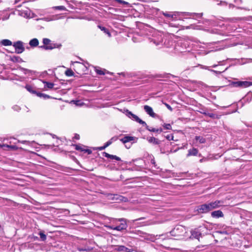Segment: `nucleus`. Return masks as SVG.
Instances as JSON below:
<instances>
[{
	"label": "nucleus",
	"mask_w": 252,
	"mask_h": 252,
	"mask_svg": "<svg viewBox=\"0 0 252 252\" xmlns=\"http://www.w3.org/2000/svg\"><path fill=\"white\" fill-rule=\"evenodd\" d=\"M126 115L131 119L133 121L137 122V123L141 124L143 126H145L146 128L151 132H156L158 133H160L162 131V129L161 128H155L152 127H150L145 122L141 120L137 116L132 113L131 112L127 110L126 111Z\"/></svg>",
	"instance_id": "f257e3e1"
},
{
	"label": "nucleus",
	"mask_w": 252,
	"mask_h": 252,
	"mask_svg": "<svg viewBox=\"0 0 252 252\" xmlns=\"http://www.w3.org/2000/svg\"><path fill=\"white\" fill-rule=\"evenodd\" d=\"M162 14L166 17L171 18L173 20H176L177 17L176 16L180 15V14H183L185 16H191L194 17V16H196L198 18H201L202 16L203 13H180V12H175L173 14H170L166 12H162Z\"/></svg>",
	"instance_id": "f03ea898"
},
{
	"label": "nucleus",
	"mask_w": 252,
	"mask_h": 252,
	"mask_svg": "<svg viewBox=\"0 0 252 252\" xmlns=\"http://www.w3.org/2000/svg\"><path fill=\"white\" fill-rule=\"evenodd\" d=\"M43 45L39 47L45 50H52L54 48H60L62 45L60 44L51 43V41L48 38L43 39Z\"/></svg>",
	"instance_id": "7ed1b4c3"
},
{
	"label": "nucleus",
	"mask_w": 252,
	"mask_h": 252,
	"mask_svg": "<svg viewBox=\"0 0 252 252\" xmlns=\"http://www.w3.org/2000/svg\"><path fill=\"white\" fill-rule=\"evenodd\" d=\"M206 230L205 227L200 226L198 228L192 229L190 231L191 236L190 237L197 239L199 241V238L203 236V232Z\"/></svg>",
	"instance_id": "20e7f679"
},
{
	"label": "nucleus",
	"mask_w": 252,
	"mask_h": 252,
	"mask_svg": "<svg viewBox=\"0 0 252 252\" xmlns=\"http://www.w3.org/2000/svg\"><path fill=\"white\" fill-rule=\"evenodd\" d=\"M252 86V82L249 81H232L230 84L229 86L231 87H237L240 88H245Z\"/></svg>",
	"instance_id": "39448f33"
},
{
	"label": "nucleus",
	"mask_w": 252,
	"mask_h": 252,
	"mask_svg": "<svg viewBox=\"0 0 252 252\" xmlns=\"http://www.w3.org/2000/svg\"><path fill=\"white\" fill-rule=\"evenodd\" d=\"M185 231V228L183 226L178 225L170 231V233L172 236H180L183 235Z\"/></svg>",
	"instance_id": "423d86ee"
},
{
	"label": "nucleus",
	"mask_w": 252,
	"mask_h": 252,
	"mask_svg": "<svg viewBox=\"0 0 252 252\" xmlns=\"http://www.w3.org/2000/svg\"><path fill=\"white\" fill-rule=\"evenodd\" d=\"M15 48V52L17 54H21L25 50L23 43L21 41H17L12 44Z\"/></svg>",
	"instance_id": "0eeeda50"
},
{
	"label": "nucleus",
	"mask_w": 252,
	"mask_h": 252,
	"mask_svg": "<svg viewBox=\"0 0 252 252\" xmlns=\"http://www.w3.org/2000/svg\"><path fill=\"white\" fill-rule=\"evenodd\" d=\"M197 211L199 213H207L212 210L209 203H205L198 206Z\"/></svg>",
	"instance_id": "6e6552de"
},
{
	"label": "nucleus",
	"mask_w": 252,
	"mask_h": 252,
	"mask_svg": "<svg viewBox=\"0 0 252 252\" xmlns=\"http://www.w3.org/2000/svg\"><path fill=\"white\" fill-rule=\"evenodd\" d=\"M209 203L212 210L224 206V201L223 200H217L214 201L209 202Z\"/></svg>",
	"instance_id": "1a4fd4ad"
},
{
	"label": "nucleus",
	"mask_w": 252,
	"mask_h": 252,
	"mask_svg": "<svg viewBox=\"0 0 252 252\" xmlns=\"http://www.w3.org/2000/svg\"><path fill=\"white\" fill-rule=\"evenodd\" d=\"M144 109L145 112L151 117L153 118L156 117L157 115L153 112V109L151 107L148 105H145L144 106Z\"/></svg>",
	"instance_id": "9d476101"
},
{
	"label": "nucleus",
	"mask_w": 252,
	"mask_h": 252,
	"mask_svg": "<svg viewBox=\"0 0 252 252\" xmlns=\"http://www.w3.org/2000/svg\"><path fill=\"white\" fill-rule=\"evenodd\" d=\"M115 250L118 252H131L132 251L123 245L116 246Z\"/></svg>",
	"instance_id": "9b49d317"
},
{
	"label": "nucleus",
	"mask_w": 252,
	"mask_h": 252,
	"mask_svg": "<svg viewBox=\"0 0 252 252\" xmlns=\"http://www.w3.org/2000/svg\"><path fill=\"white\" fill-rule=\"evenodd\" d=\"M211 216L214 218H219L223 217V214L220 210L213 211L211 213Z\"/></svg>",
	"instance_id": "f8f14e48"
},
{
	"label": "nucleus",
	"mask_w": 252,
	"mask_h": 252,
	"mask_svg": "<svg viewBox=\"0 0 252 252\" xmlns=\"http://www.w3.org/2000/svg\"><path fill=\"white\" fill-rule=\"evenodd\" d=\"M102 154H103V156H104L105 157H106L107 158H110L111 159H115V160H116L118 161L121 160L120 158H119L115 155H110L106 152H103Z\"/></svg>",
	"instance_id": "ddd939ff"
},
{
	"label": "nucleus",
	"mask_w": 252,
	"mask_h": 252,
	"mask_svg": "<svg viewBox=\"0 0 252 252\" xmlns=\"http://www.w3.org/2000/svg\"><path fill=\"white\" fill-rule=\"evenodd\" d=\"M127 227V225L126 223H121L120 225L114 227V230L121 231L126 229Z\"/></svg>",
	"instance_id": "4468645a"
},
{
	"label": "nucleus",
	"mask_w": 252,
	"mask_h": 252,
	"mask_svg": "<svg viewBox=\"0 0 252 252\" xmlns=\"http://www.w3.org/2000/svg\"><path fill=\"white\" fill-rule=\"evenodd\" d=\"M147 140L149 143L155 145H159L160 143V141L158 139L154 137H148Z\"/></svg>",
	"instance_id": "2eb2a0df"
},
{
	"label": "nucleus",
	"mask_w": 252,
	"mask_h": 252,
	"mask_svg": "<svg viewBox=\"0 0 252 252\" xmlns=\"http://www.w3.org/2000/svg\"><path fill=\"white\" fill-rule=\"evenodd\" d=\"M39 41L37 38H33L29 42V45L32 47H35L38 45Z\"/></svg>",
	"instance_id": "dca6fc26"
},
{
	"label": "nucleus",
	"mask_w": 252,
	"mask_h": 252,
	"mask_svg": "<svg viewBox=\"0 0 252 252\" xmlns=\"http://www.w3.org/2000/svg\"><path fill=\"white\" fill-rule=\"evenodd\" d=\"M134 140V137L126 136L124 138H122L120 140L123 143H126Z\"/></svg>",
	"instance_id": "f3484780"
},
{
	"label": "nucleus",
	"mask_w": 252,
	"mask_h": 252,
	"mask_svg": "<svg viewBox=\"0 0 252 252\" xmlns=\"http://www.w3.org/2000/svg\"><path fill=\"white\" fill-rule=\"evenodd\" d=\"M0 44L3 46H11L12 45V42L9 39H2L0 41Z\"/></svg>",
	"instance_id": "a211bd4d"
},
{
	"label": "nucleus",
	"mask_w": 252,
	"mask_h": 252,
	"mask_svg": "<svg viewBox=\"0 0 252 252\" xmlns=\"http://www.w3.org/2000/svg\"><path fill=\"white\" fill-rule=\"evenodd\" d=\"M198 153V150L196 148H193L188 151V156H196Z\"/></svg>",
	"instance_id": "6ab92c4d"
},
{
	"label": "nucleus",
	"mask_w": 252,
	"mask_h": 252,
	"mask_svg": "<svg viewBox=\"0 0 252 252\" xmlns=\"http://www.w3.org/2000/svg\"><path fill=\"white\" fill-rule=\"evenodd\" d=\"M252 100V94H248L244 98L243 101L247 102H249Z\"/></svg>",
	"instance_id": "aec40b11"
},
{
	"label": "nucleus",
	"mask_w": 252,
	"mask_h": 252,
	"mask_svg": "<svg viewBox=\"0 0 252 252\" xmlns=\"http://www.w3.org/2000/svg\"><path fill=\"white\" fill-rule=\"evenodd\" d=\"M98 28L101 30V31H103L104 33L107 34L109 37L111 36L110 32H109V30L106 28L101 26L100 25L98 26Z\"/></svg>",
	"instance_id": "412c9836"
},
{
	"label": "nucleus",
	"mask_w": 252,
	"mask_h": 252,
	"mask_svg": "<svg viewBox=\"0 0 252 252\" xmlns=\"http://www.w3.org/2000/svg\"><path fill=\"white\" fill-rule=\"evenodd\" d=\"M43 83L45 84V87L48 89H52L54 86V84L52 83H50L45 81H42Z\"/></svg>",
	"instance_id": "4be33fe9"
},
{
	"label": "nucleus",
	"mask_w": 252,
	"mask_h": 252,
	"mask_svg": "<svg viewBox=\"0 0 252 252\" xmlns=\"http://www.w3.org/2000/svg\"><path fill=\"white\" fill-rule=\"evenodd\" d=\"M10 60L13 62H20L22 61V59L18 56H13L10 58Z\"/></svg>",
	"instance_id": "5701e85b"
},
{
	"label": "nucleus",
	"mask_w": 252,
	"mask_h": 252,
	"mask_svg": "<svg viewBox=\"0 0 252 252\" xmlns=\"http://www.w3.org/2000/svg\"><path fill=\"white\" fill-rule=\"evenodd\" d=\"M195 138V140L198 141L200 143H204L206 142V139L202 136H196Z\"/></svg>",
	"instance_id": "b1692460"
},
{
	"label": "nucleus",
	"mask_w": 252,
	"mask_h": 252,
	"mask_svg": "<svg viewBox=\"0 0 252 252\" xmlns=\"http://www.w3.org/2000/svg\"><path fill=\"white\" fill-rule=\"evenodd\" d=\"M112 143L110 140H108L107 142H106L104 146L102 147H98V149L99 150H103L105 149L106 147H108Z\"/></svg>",
	"instance_id": "393cba45"
},
{
	"label": "nucleus",
	"mask_w": 252,
	"mask_h": 252,
	"mask_svg": "<svg viewBox=\"0 0 252 252\" xmlns=\"http://www.w3.org/2000/svg\"><path fill=\"white\" fill-rule=\"evenodd\" d=\"M25 88L27 89V91H28L29 92L32 93V94H36V92L35 91H34L33 90V88L30 86V85H26V87H25Z\"/></svg>",
	"instance_id": "a878e982"
},
{
	"label": "nucleus",
	"mask_w": 252,
	"mask_h": 252,
	"mask_svg": "<svg viewBox=\"0 0 252 252\" xmlns=\"http://www.w3.org/2000/svg\"><path fill=\"white\" fill-rule=\"evenodd\" d=\"M36 94L37 96H38L40 97H43L44 99H47V98H49L50 97V96L49 95L44 94L40 93H37Z\"/></svg>",
	"instance_id": "bb28decb"
},
{
	"label": "nucleus",
	"mask_w": 252,
	"mask_h": 252,
	"mask_svg": "<svg viewBox=\"0 0 252 252\" xmlns=\"http://www.w3.org/2000/svg\"><path fill=\"white\" fill-rule=\"evenodd\" d=\"M65 74L67 76H72L74 75V72L71 69H68L65 71Z\"/></svg>",
	"instance_id": "cd10ccee"
},
{
	"label": "nucleus",
	"mask_w": 252,
	"mask_h": 252,
	"mask_svg": "<svg viewBox=\"0 0 252 252\" xmlns=\"http://www.w3.org/2000/svg\"><path fill=\"white\" fill-rule=\"evenodd\" d=\"M39 235L40 236L41 240H42V241H44L46 240V235L42 231H40L39 233Z\"/></svg>",
	"instance_id": "c85d7f7f"
},
{
	"label": "nucleus",
	"mask_w": 252,
	"mask_h": 252,
	"mask_svg": "<svg viewBox=\"0 0 252 252\" xmlns=\"http://www.w3.org/2000/svg\"><path fill=\"white\" fill-rule=\"evenodd\" d=\"M3 147L9 148L12 150H15L16 149V147L15 146H10V145H5V144H2V145L0 144V148H3Z\"/></svg>",
	"instance_id": "c756f323"
},
{
	"label": "nucleus",
	"mask_w": 252,
	"mask_h": 252,
	"mask_svg": "<svg viewBox=\"0 0 252 252\" xmlns=\"http://www.w3.org/2000/svg\"><path fill=\"white\" fill-rule=\"evenodd\" d=\"M105 71V70H102L101 68L95 69V72H96L97 74H98L99 75L105 74V72H104Z\"/></svg>",
	"instance_id": "7c9ffc66"
},
{
	"label": "nucleus",
	"mask_w": 252,
	"mask_h": 252,
	"mask_svg": "<svg viewBox=\"0 0 252 252\" xmlns=\"http://www.w3.org/2000/svg\"><path fill=\"white\" fill-rule=\"evenodd\" d=\"M53 8L56 10H65L66 8L65 6L61 5V6H56L53 7Z\"/></svg>",
	"instance_id": "2f4dec72"
},
{
	"label": "nucleus",
	"mask_w": 252,
	"mask_h": 252,
	"mask_svg": "<svg viewBox=\"0 0 252 252\" xmlns=\"http://www.w3.org/2000/svg\"><path fill=\"white\" fill-rule=\"evenodd\" d=\"M199 113L205 115V116L207 114V112L206 111V109L204 107H201L199 108V110L198 111Z\"/></svg>",
	"instance_id": "473e14b6"
},
{
	"label": "nucleus",
	"mask_w": 252,
	"mask_h": 252,
	"mask_svg": "<svg viewBox=\"0 0 252 252\" xmlns=\"http://www.w3.org/2000/svg\"><path fill=\"white\" fill-rule=\"evenodd\" d=\"M124 197L122 196H118V195H114V197L112 198V199L118 200L119 199L121 201L123 200Z\"/></svg>",
	"instance_id": "72a5a7b5"
},
{
	"label": "nucleus",
	"mask_w": 252,
	"mask_h": 252,
	"mask_svg": "<svg viewBox=\"0 0 252 252\" xmlns=\"http://www.w3.org/2000/svg\"><path fill=\"white\" fill-rule=\"evenodd\" d=\"M162 126L166 129H171L172 126L170 124H164Z\"/></svg>",
	"instance_id": "f704fd0d"
},
{
	"label": "nucleus",
	"mask_w": 252,
	"mask_h": 252,
	"mask_svg": "<svg viewBox=\"0 0 252 252\" xmlns=\"http://www.w3.org/2000/svg\"><path fill=\"white\" fill-rule=\"evenodd\" d=\"M20 70L21 71H22L25 74L31 73L32 71L31 70H29V69H26V68H23V67L21 68Z\"/></svg>",
	"instance_id": "c9c22d12"
},
{
	"label": "nucleus",
	"mask_w": 252,
	"mask_h": 252,
	"mask_svg": "<svg viewBox=\"0 0 252 252\" xmlns=\"http://www.w3.org/2000/svg\"><path fill=\"white\" fill-rule=\"evenodd\" d=\"M12 109L13 110H14L15 111H17V112L21 110L20 107L17 105H14L12 107Z\"/></svg>",
	"instance_id": "e433bc0d"
},
{
	"label": "nucleus",
	"mask_w": 252,
	"mask_h": 252,
	"mask_svg": "<svg viewBox=\"0 0 252 252\" xmlns=\"http://www.w3.org/2000/svg\"><path fill=\"white\" fill-rule=\"evenodd\" d=\"M75 149H76V150H80V151H85V149H83V148L81 147V146H80V145H75Z\"/></svg>",
	"instance_id": "4c0bfd02"
},
{
	"label": "nucleus",
	"mask_w": 252,
	"mask_h": 252,
	"mask_svg": "<svg viewBox=\"0 0 252 252\" xmlns=\"http://www.w3.org/2000/svg\"><path fill=\"white\" fill-rule=\"evenodd\" d=\"M40 20H43L46 21H51L52 20H55V18H50V17H44L43 18L40 19Z\"/></svg>",
	"instance_id": "58836bf2"
},
{
	"label": "nucleus",
	"mask_w": 252,
	"mask_h": 252,
	"mask_svg": "<svg viewBox=\"0 0 252 252\" xmlns=\"http://www.w3.org/2000/svg\"><path fill=\"white\" fill-rule=\"evenodd\" d=\"M206 116H209V117H210L211 118H216V115L213 113H207V114Z\"/></svg>",
	"instance_id": "ea45409f"
},
{
	"label": "nucleus",
	"mask_w": 252,
	"mask_h": 252,
	"mask_svg": "<svg viewBox=\"0 0 252 252\" xmlns=\"http://www.w3.org/2000/svg\"><path fill=\"white\" fill-rule=\"evenodd\" d=\"M166 138L168 140H173V135L170 134V135H167L165 136Z\"/></svg>",
	"instance_id": "a19ab883"
},
{
	"label": "nucleus",
	"mask_w": 252,
	"mask_h": 252,
	"mask_svg": "<svg viewBox=\"0 0 252 252\" xmlns=\"http://www.w3.org/2000/svg\"><path fill=\"white\" fill-rule=\"evenodd\" d=\"M226 69V68L225 70H223L222 71H217V70H212V69L210 70V71L215 73L216 74H220L221 72H224Z\"/></svg>",
	"instance_id": "79ce46f5"
},
{
	"label": "nucleus",
	"mask_w": 252,
	"mask_h": 252,
	"mask_svg": "<svg viewBox=\"0 0 252 252\" xmlns=\"http://www.w3.org/2000/svg\"><path fill=\"white\" fill-rule=\"evenodd\" d=\"M119 221L122 222V223H126V220L124 218H120L117 220Z\"/></svg>",
	"instance_id": "37998d69"
},
{
	"label": "nucleus",
	"mask_w": 252,
	"mask_h": 252,
	"mask_svg": "<svg viewBox=\"0 0 252 252\" xmlns=\"http://www.w3.org/2000/svg\"><path fill=\"white\" fill-rule=\"evenodd\" d=\"M165 105L166 106V107L169 109L170 111H172L173 109L167 103H165Z\"/></svg>",
	"instance_id": "c03bdc74"
},
{
	"label": "nucleus",
	"mask_w": 252,
	"mask_h": 252,
	"mask_svg": "<svg viewBox=\"0 0 252 252\" xmlns=\"http://www.w3.org/2000/svg\"><path fill=\"white\" fill-rule=\"evenodd\" d=\"M118 138L117 137H113L109 140L113 143L114 141H115L117 140Z\"/></svg>",
	"instance_id": "a18cd8bd"
},
{
	"label": "nucleus",
	"mask_w": 252,
	"mask_h": 252,
	"mask_svg": "<svg viewBox=\"0 0 252 252\" xmlns=\"http://www.w3.org/2000/svg\"><path fill=\"white\" fill-rule=\"evenodd\" d=\"M85 153H88V154H91L92 153V151L89 149H85V151H84Z\"/></svg>",
	"instance_id": "49530a36"
},
{
	"label": "nucleus",
	"mask_w": 252,
	"mask_h": 252,
	"mask_svg": "<svg viewBox=\"0 0 252 252\" xmlns=\"http://www.w3.org/2000/svg\"><path fill=\"white\" fill-rule=\"evenodd\" d=\"M76 63L78 64V65L79 66V67H85V66L82 63H79L78 62H76Z\"/></svg>",
	"instance_id": "de8ad7c7"
},
{
	"label": "nucleus",
	"mask_w": 252,
	"mask_h": 252,
	"mask_svg": "<svg viewBox=\"0 0 252 252\" xmlns=\"http://www.w3.org/2000/svg\"><path fill=\"white\" fill-rule=\"evenodd\" d=\"M74 138H75V139H77V140L79 139V138H80V136H79V134H76L75 135V136H74Z\"/></svg>",
	"instance_id": "09e8293b"
},
{
	"label": "nucleus",
	"mask_w": 252,
	"mask_h": 252,
	"mask_svg": "<svg viewBox=\"0 0 252 252\" xmlns=\"http://www.w3.org/2000/svg\"><path fill=\"white\" fill-rule=\"evenodd\" d=\"M153 42L156 45H158L160 44V43L161 42V40L159 42H156L155 40H153Z\"/></svg>",
	"instance_id": "8fccbe9b"
},
{
	"label": "nucleus",
	"mask_w": 252,
	"mask_h": 252,
	"mask_svg": "<svg viewBox=\"0 0 252 252\" xmlns=\"http://www.w3.org/2000/svg\"><path fill=\"white\" fill-rule=\"evenodd\" d=\"M120 3H127L125 1H123L122 0H117Z\"/></svg>",
	"instance_id": "3c124183"
},
{
	"label": "nucleus",
	"mask_w": 252,
	"mask_h": 252,
	"mask_svg": "<svg viewBox=\"0 0 252 252\" xmlns=\"http://www.w3.org/2000/svg\"><path fill=\"white\" fill-rule=\"evenodd\" d=\"M78 250L80 252H83V251H87L86 249H82V248H78Z\"/></svg>",
	"instance_id": "603ef678"
},
{
	"label": "nucleus",
	"mask_w": 252,
	"mask_h": 252,
	"mask_svg": "<svg viewBox=\"0 0 252 252\" xmlns=\"http://www.w3.org/2000/svg\"><path fill=\"white\" fill-rule=\"evenodd\" d=\"M106 227H107L109 229H113L114 230V226H106Z\"/></svg>",
	"instance_id": "864d4df0"
},
{
	"label": "nucleus",
	"mask_w": 252,
	"mask_h": 252,
	"mask_svg": "<svg viewBox=\"0 0 252 252\" xmlns=\"http://www.w3.org/2000/svg\"><path fill=\"white\" fill-rule=\"evenodd\" d=\"M205 247V246H198V247H197L196 248V249L195 250H196V251H199V250H198V248H200V247H201V248H204Z\"/></svg>",
	"instance_id": "5fc2aeb1"
},
{
	"label": "nucleus",
	"mask_w": 252,
	"mask_h": 252,
	"mask_svg": "<svg viewBox=\"0 0 252 252\" xmlns=\"http://www.w3.org/2000/svg\"><path fill=\"white\" fill-rule=\"evenodd\" d=\"M143 219H144L143 218H139L138 219L135 220L134 221H137V220H142Z\"/></svg>",
	"instance_id": "6e6d98bb"
},
{
	"label": "nucleus",
	"mask_w": 252,
	"mask_h": 252,
	"mask_svg": "<svg viewBox=\"0 0 252 252\" xmlns=\"http://www.w3.org/2000/svg\"><path fill=\"white\" fill-rule=\"evenodd\" d=\"M33 238H34V240H38V237H37V236H34V237H33Z\"/></svg>",
	"instance_id": "4d7b16f0"
},
{
	"label": "nucleus",
	"mask_w": 252,
	"mask_h": 252,
	"mask_svg": "<svg viewBox=\"0 0 252 252\" xmlns=\"http://www.w3.org/2000/svg\"><path fill=\"white\" fill-rule=\"evenodd\" d=\"M235 2H242V0H235Z\"/></svg>",
	"instance_id": "13d9d810"
},
{
	"label": "nucleus",
	"mask_w": 252,
	"mask_h": 252,
	"mask_svg": "<svg viewBox=\"0 0 252 252\" xmlns=\"http://www.w3.org/2000/svg\"><path fill=\"white\" fill-rule=\"evenodd\" d=\"M50 135L52 136L53 138L56 137V136L55 134H50Z\"/></svg>",
	"instance_id": "bf43d9fd"
},
{
	"label": "nucleus",
	"mask_w": 252,
	"mask_h": 252,
	"mask_svg": "<svg viewBox=\"0 0 252 252\" xmlns=\"http://www.w3.org/2000/svg\"><path fill=\"white\" fill-rule=\"evenodd\" d=\"M21 0H15V3H17L18 2L21 1Z\"/></svg>",
	"instance_id": "052dcab7"
},
{
	"label": "nucleus",
	"mask_w": 252,
	"mask_h": 252,
	"mask_svg": "<svg viewBox=\"0 0 252 252\" xmlns=\"http://www.w3.org/2000/svg\"><path fill=\"white\" fill-rule=\"evenodd\" d=\"M202 68L206 69H208V66H204V67H202Z\"/></svg>",
	"instance_id": "680f3d73"
},
{
	"label": "nucleus",
	"mask_w": 252,
	"mask_h": 252,
	"mask_svg": "<svg viewBox=\"0 0 252 252\" xmlns=\"http://www.w3.org/2000/svg\"><path fill=\"white\" fill-rule=\"evenodd\" d=\"M219 233H220V234H224V233H226L225 232H222V231H219L218 232Z\"/></svg>",
	"instance_id": "e2e57ef3"
},
{
	"label": "nucleus",
	"mask_w": 252,
	"mask_h": 252,
	"mask_svg": "<svg viewBox=\"0 0 252 252\" xmlns=\"http://www.w3.org/2000/svg\"><path fill=\"white\" fill-rule=\"evenodd\" d=\"M19 142H21L22 143H25L27 141H22L20 142V141H18Z\"/></svg>",
	"instance_id": "0e129e2a"
},
{
	"label": "nucleus",
	"mask_w": 252,
	"mask_h": 252,
	"mask_svg": "<svg viewBox=\"0 0 252 252\" xmlns=\"http://www.w3.org/2000/svg\"><path fill=\"white\" fill-rule=\"evenodd\" d=\"M141 233H142V232H141L140 231H138V233H137L138 234H141Z\"/></svg>",
	"instance_id": "69168bd1"
},
{
	"label": "nucleus",
	"mask_w": 252,
	"mask_h": 252,
	"mask_svg": "<svg viewBox=\"0 0 252 252\" xmlns=\"http://www.w3.org/2000/svg\"><path fill=\"white\" fill-rule=\"evenodd\" d=\"M217 66V64H214V65H213L212 66V67H216Z\"/></svg>",
	"instance_id": "338daca9"
},
{
	"label": "nucleus",
	"mask_w": 252,
	"mask_h": 252,
	"mask_svg": "<svg viewBox=\"0 0 252 252\" xmlns=\"http://www.w3.org/2000/svg\"><path fill=\"white\" fill-rule=\"evenodd\" d=\"M152 163H153V164H155V162L154 160H152Z\"/></svg>",
	"instance_id": "774afa93"
}]
</instances>
